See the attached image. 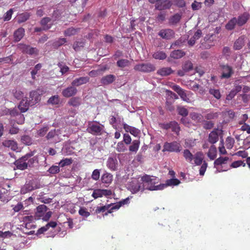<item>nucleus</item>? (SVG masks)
Returning a JSON list of instances; mask_svg holds the SVG:
<instances>
[{
  "mask_svg": "<svg viewBox=\"0 0 250 250\" xmlns=\"http://www.w3.org/2000/svg\"><path fill=\"white\" fill-rule=\"evenodd\" d=\"M42 66L41 63H38L35 65L34 69L31 71V74L33 79L35 78V76L37 74L38 71L41 69Z\"/></svg>",
  "mask_w": 250,
  "mask_h": 250,
  "instance_id": "62",
  "label": "nucleus"
},
{
  "mask_svg": "<svg viewBox=\"0 0 250 250\" xmlns=\"http://www.w3.org/2000/svg\"><path fill=\"white\" fill-rule=\"evenodd\" d=\"M167 57V55L166 54L162 51H158L156 52H155L153 54V57L155 59H158V60H164Z\"/></svg>",
  "mask_w": 250,
  "mask_h": 250,
  "instance_id": "41",
  "label": "nucleus"
},
{
  "mask_svg": "<svg viewBox=\"0 0 250 250\" xmlns=\"http://www.w3.org/2000/svg\"><path fill=\"white\" fill-rule=\"evenodd\" d=\"M66 42L65 38H60L53 43V46L55 48H57L61 45H63Z\"/></svg>",
  "mask_w": 250,
  "mask_h": 250,
  "instance_id": "51",
  "label": "nucleus"
},
{
  "mask_svg": "<svg viewBox=\"0 0 250 250\" xmlns=\"http://www.w3.org/2000/svg\"><path fill=\"white\" fill-rule=\"evenodd\" d=\"M78 92V90L76 87H74L72 85L67 87L64 89L62 91V95L63 96L66 98H69L75 95Z\"/></svg>",
  "mask_w": 250,
  "mask_h": 250,
  "instance_id": "11",
  "label": "nucleus"
},
{
  "mask_svg": "<svg viewBox=\"0 0 250 250\" xmlns=\"http://www.w3.org/2000/svg\"><path fill=\"white\" fill-rule=\"evenodd\" d=\"M81 103V98L79 97L72 98L68 101V104L73 106H78L80 105Z\"/></svg>",
  "mask_w": 250,
  "mask_h": 250,
  "instance_id": "40",
  "label": "nucleus"
},
{
  "mask_svg": "<svg viewBox=\"0 0 250 250\" xmlns=\"http://www.w3.org/2000/svg\"><path fill=\"white\" fill-rule=\"evenodd\" d=\"M2 145L5 147L10 148L13 151H17L18 149V144L14 140H5L2 142Z\"/></svg>",
  "mask_w": 250,
  "mask_h": 250,
  "instance_id": "19",
  "label": "nucleus"
},
{
  "mask_svg": "<svg viewBox=\"0 0 250 250\" xmlns=\"http://www.w3.org/2000/svg\"><path fill=\"white\" fill-rule=\"evenodd\" d=\"M245 36H241L235 41L233 45L234 50H238L243 48L245 45Z\"/></svg>",
  "mask_w": 250,
  "mask_h": 250,
  "instance_id": "20",
  "label": "nucleus"
},
{
  "mask_svg": "<svg viewBox=\"0 0 250 250\" xmlns=\"http://www.w3.org/2000/svg\"><path fill=\"white\" fill-rule=\"evenodd\" d=\"M155 69V65L151 63H138L134 67L135 70L143 73H149L154 71Z\"/></svg>",
  "mask_w": 250,
  "mask_h": 250,
  "instance_id": "3",
  "label": "nucleus"
},
{
  "mask_svg": "<svg viewBox=\"0 0 250 250\" xmlns=\"http://www.w3.org/2000/svg\"><path fill=\"white\" fill-rule=\"evenodd\" d=\"M202 34V31L200 29L197 30V31L194 33L193 37H191L190 39V40L188 41V44L190 46H192L193 45H194L196 41L201 37Z\"/></svg>",
  "mask_w": 250,
  "mask_h": 250,
  "instance_id": "25",
  "label": "nucleus"
},
{
  "mask_svg": "<svg viewBox=\"0 0 250 250\" xmlns=\"http://www.w3.org/2000/svg\"><path fill=\"white\" fill-rule=\"evenodd\" d=\"M6 114H9L12 117H15L19 114V112L16 108L7 109Z\"/></svg>",
  "mask_w": 250,
  "mask_h": 250,
  "instance_id": "54",
  "label": "nucleus"
},
{
  "mask_svg": "<svg viewBox=\"0 0 250 250\" xmlns=\"http://www.w3.org/2000/svg\"><path fill=\"white\" fill-rule=\"evenodd\" d=\"M180 181L177 179H170L166 181V184H160L159 185H163L164 188L167 186H177L180 184Z\"/></svg>",
  "mask_w": 250,
  "mask_h": 250,
  "instance_id": "34",
  "label": "nucleus"
},
{
  "mask_svg": "<svg viewBox=\"0 0 250 250\" xmlns=\"http://www.w3.org/2000/svg\"><path fill=\"white\" fill-rule=\"evenodd\" d=\"M59 129H53L50 131L46 136V139L50 143L56 144L61 142V139L59 136Z\"/></svg>",
  "mask_w": 250,
  "mask_h": 250,
  "instance_id": "5",
  "label": "nucleus"
},
{
  "mask_svg": "<svg viewBox=\"0 0 250 250\" xmlns=\"http://www.w3.org/2000/svg\"><path fill=\"white\" fill-rule=\"evenodd\" d=\"M73 147L71 146L70 144L65 142L62 148V153L65 155H69L73 153Z\"/></svg>",
  "mask_w": 250,
  "mask_h": 250,
  "instance_id": "27",
  "label": "nucleus"
},
{
  "mask_svg": "<svg viewBox=\"0 0 250 250\" xmlns=\"http://www.w3.org/2000/svg\"><path fill=\"white\" fill-rule=\"evenodd\" d=\"M163 39L169 40L174 37L175 32L171 29H161L158 33Z\"/></svg>",
  "mask_w": 250,
  "mask_h": 250,
  "instance_id": "9",
  "label": "nucleus"
},
{
  "mask_svg": "<svg viewBox=\"0 0 250 250\" xmlns=\"http://www.w3.org/2000/svg\"><path fill=\"white\" fill-rule=\"evenodd\" d=\"M104 126L97 123H89L87 130L89 133L95 135H100L103 129Z\"/></svg>",
  "mask_w": 250,
  "mask_h": 250,
  "instance_id": "8",
  "label": "nucleus"
},
{
  "mask_svg": "<svg viewBox=\"0 0 250 250\" xmlns=\"http://www.w3.org/2000/svg\"><path fill=\"white\" fill-rule=\"evenodd\" d=\"M47 103L49 104H57L59 103V97L58 95H54L51 97L48 100Z\"/></svg>",
  "mask_w": 250,
  "mask_h": 250,
  "instance_id": "55",
  "label": "nucleus"
},
{
  "mask_svg": "<svg viewBox=\"0 0 250 250\" xmlns=\"http://www.w3.org/2000/svg\"><path fill=\"white\" fill-rule=\"evenodd\" d=\"M33 152L26 154L24 156L21 157L20 159L15 161L14 164L16 166L17 168L20 170H24L28 167L27 163L26 161L29 158L33 156Z\"/></svg>",
  "mask_w": 250,
  "mask_h": 250,
  "instance_id": "2",
  "label": "nucleus"
},
{
  "mask_svg": "<svg viewBox=\"0 0 250 250\" xmlns=\"http://www.w3.org/2000/svg\"><path fill=\"white\" fill-rule=\"evenodd\" d=\"M124 128L126 132H130L131 134L134 135V136H137L140 133V130L131 126H130L125 123L123 124Z\"/></svg>",
  "mask_w": 250,
  "mask_h": 250,
  "instance_id": "26",
  "label": "nucleus"
},
{
  "mask_svg": "<svg viewBox=\"0 0 250 250\" xmlns=\"http://www.w3.org/2000/svg\"><path fill=\"white\" fill-rule=\"evenodd\" d=\"M166 13L160 12L156 17V20L159 22H163L166 20Z\"/></svg>",
  "mask_w": 250,
  "mask_h": 250,
  "instance_id": "61",
  "label": "nucleus"
},
{
  "mask_svg": "<svg viewBox=\"0 0 250 250\" xmlns=\"http://www.w3.org/2000/svg\"><path fill=\"white\" fill-rule=\"evenodd\" d=\"M191 116L193 120L197 121L198 122H201L203 120V116L199 113L194 112Z\"/></svg>",
  "mask_w": 250,
  "mask_h": 250,
  "instance_id": "60",
  "label": "nucleus"
},
{
  "mask_svg": "<svg viewBox=\"0 0 250 250\" xmlns=\"http://www.w3.org/2000/svg\"><path fill=\"white\" fill-rule=\"evenodd\" d=\"M237 25L236 18L234 17L230 20L226 24L225 27L228 30H232Z\"/></svg>",
  "mask_w": 250,
  "mask_h": 250,
  "instance_id": "31",
  "label": "nucleus"
},
{
  "mask_svg": "<svg viewBox=\"0 0 250 250\" xmlns=\"http://www.w3.org/2000/svg\"><path fill=\"white\" fill-rule=\"evenodd\" d=\"M61 17V14L59 10H55L53 12L51 17V20L52 24L56 23V21H59Z\"/></svg>",
  "mask_w": 250,
  "mask_h": 250,
  "instance_id": "42",
  "label": "nucleus"
},
{
  "mask_svg": "<svg viewBox=\"0 0 250 250\" xmlns=\"http://www.w3.org/2000/svg\"><path fill=\"white\" fill-rule=\"evenodd\" d=\"M77 32V29L73 27L67 29L64 31V34L67 36H71L75 35Z\"/></svg>",
  "mask_w": 250,
  "mask_h": 250,
  "instance_id": "58",
  "label": "nucleus"
},
{
  "mask_svg": "<svg viewBox=\"0 0 250 250\" xmlns=\"http://www.w3.org/2000/svg\"><path fill=\"white\" fill-rule=\"evenodd\" d=\"M21 49L22 52L30 55H38L39 53V50L37 48L30 47L29 45L26 44L21 45Z\"/></svg>",
  "mask_w": 250,
  "mask_h": 250,
  "instance_id": "14",
  "label": "nucleus"
},
{
  "mask_svg": "<svg viewBox=\"0 0 250 250\" xmlns=\"http://www.w3.org/2000/svg\"><path fill=\"white\" fill-rule=\"evenodd\" d=\"M170 125L172 131L178 134L180 130V128L178 123L175 121H172L170 122Z\"/></svg>",
  "mask_w": 250,
  "mask_h": 250,
  "instance_id": "48",
  "label": "nucleus"
},
{
  "mask_svg": "<svg viewBox=\"0 0 250 250\" xmlns=\"http://www.w3.org/2000/svg\"><path fill=\"white\" fill-rule=\"evenodd\" d=\"M24 32V29L23 28H19L15 31L14 34L15 41H20L23 38Z\"/></svg>",
  "mask_w": 250,
  "mask_h": 250,
  "instance_id": "29",
  "label": "nucleus"
},
{
  "mask_svg": "<svg viewBox=\"0 0 250 250\" xmlns=\"http://www.w3.org/2000/svg\"><path fill=\"white\" fill-rule=\"evenodd\" d=\"M174 102V101H173V100H166V109L170 112L173 111L175 109V108H174V106L173 105Z\"/></svg>",
  "mask_w": 250,
  "mask_h": 250,
  "instance_id": "52",
  "label": "nucleus"
},
{
  "mask_svg": "<svg viewBox=\"0 0 250 250\" xmlns=\"http://www.w3.org/2000/svg\"><path fill=\"white\" fill-rule=\"evenodd\" d=\"M120 122V119L118 117V115L117 114L112 115L110 116L109 122L110 124H111L112 125H114L115 124Z\"/></svg>",
  "mask_w": 250,
  "mask_h": 250,
  "instance_id": "59",
  "label": "nucleus"
},
{
  "mask_svg": "<svg viewBox=\"0 0 250 250\" xmlns=\"http://www.w3.org/2000/svg\"><path fill=\"white\" fill-rule=\"evenodd\" d=\"M89 81L88 77H81L76 78L71 82V84L74 87L79 86L82 84H85Z\"/></svg>",
  "mask_w": 250,
  "mask_h": 250,
  "instance_id": "17",
  "label": "nucleus"
},
{
  "mask_svg": "<svg viewBox=\"0 0 250 250\" xmlns=\"http://www.w3.org/2000/svg\"><path fill=\"white\" fill-rule=\"evenodd\" d=\"M30 14L27 12L22 13L18 17V23H22L26 21L30 17Z\"/></svg>",
  "mask_w": 250,
  "mask_h": 250,
  "instance_id": "39",
  "label": "nucleus"
},
{
  "mask_svg": "<svg viewBox=\"0 0 250 250\" xmlns=\"http://www.w3.org/2000/svg\"><path fill=\"white\" fill-rule=\"evenodd\" d=\"M47 207L44 205H41L37 208L36 216L41 217L47 210Z\"/></svg>",
  "mask_w": 250,
  "mask_h": 250,
  "instance_id": "33",
  "label": "nucleus"
},
{
  "mask_svg": "<svg viewBox=\"0 0 250 250\" xmlns=\"http://www.w3.org/2000/svg\"><path fill=\"white\" fill-rule=\"evenodd\" d=\"M113 204L105 205L103 207H98L95 210L97 213H99L101 212H104L105 210H108L111 206H113Z\"/></svg>",
  "mask_w": 250,
  "mask_h": 250,
  "instance_id": "53",
  "label": "nucleus"
},
{
  "mask_svg": "<svg viewBox=\"0 0 250 250\" xmlns=\"http://www.w3.org/2000/svg\"><path fill=\"white\" fill-rule=\"evenodd\" d=\"M40 93L38 91H32L30 93V101L31 105H34L40 100Z\"/></svg>",
  "mask_w": 250,
  "mask_h": 250,
  "instance_id": "22",
  "label": "nucleus"
},
{
  "mask_svg": "<svg viewBox=\"0 0 250 250\" xmlns=\"http://www.w3.org/2000/svg\"><path fill=\"white\" fill-rule=\"evenodd\" d=\"M166 92L167 95L166 100L174 101V100L178 99V96L172 91L166 90Z\"/></svg>",
  "mask_w": 250,
  "mask_h": 250,
  "instance_id": "45",
  "label": "nucleus"
},
{
  "mask_svg": "<svg viewBox=\"0 0 250 250\" xmlns=\"http://www.w3.org/2000/svg\"><path fill=\"white\" fill-rule=\"evenodd\" d=\"M84 44L83 41L75 42L73 45V48L76 51H78L83 47Z\"/></svg>",
  "mask_w": 250,
  "mask_h": 250,
  "instance_id": "50",
  "label": "nucleus"
},
{
  "mask_svg": "<svg viewBox=\"0 0 250 250\" xmlns=\"http://www.w3.org/2000/svg\"><path fill=\"white\" fill-rule=\"evenodd\" d=\"M193 68V64L190 61H186L182 65V69L186 72H188Z\"/></svg>",
  "mask_w": 250,
  "mask_h": 250,
  "instance_id": "44",
  "label": "nucleus"
},
{
  "mask_svg": "<svg viewBox=\"0 0 250 250\" xmlns=\"http://www.w3.org/2000/svg\"><path fill=\"white\" fill-rule=\"evenodd\" d=\"M188 37H182L179 38L178 40H176L174 43H173L171 45V47L173 46H181L184 43L186 42V41L188 40Z\"/></svg>",
  "mask_w": 250,
  "mask_h": 250,
  "instance_id": "46",
  "label": "nucleus"
},
{
  "mask_svg": "<svg viewBox=\"0 0 250 250\" xmlns=\"http://www.w3.org/2000/svg\"><path fill=\"white\" fill-rule=\"evenodd\" d=\"M92 196L94 199H97L98 197H102L103 196L102 189H95L92 194Z\"/></svg>",
  "mask_w": 250,
  "mask_h": 250,
  "instance_id": "63",
  "label": "nucleus"
},
{
  "mask_svg": "<svg viewBox=\"0 0 250 250\" xmlns=\"http://www.w3.org/2000/svg\"><path fill=\"white\" fill-rule=\"evenodd\" d=\"M177 111L179 115L186 117L188 114V109L183 106L178 105L177 106Z\"/></svg>",
  "mask_w": 250,
  "mask_h": 250,
  "instance_id": "36",
  "label": "nucleus"
},
{
  "mask_svg": "<svg viewBox=\"0 0 250 250\" xmlns=\"http://www.w3.org/2000/svg\"><path fill=\"white\" fill-rule=\"evenodd\" d=\"M130 189L131 192L134 194L138 192L141 189V185L139 183L136 184L132 183L130 185Z\"/></svg>",
  "mask_w": 250,
  "mask_h": 250,
  "instance_id": "49",
  "label": "nucleus"
},
{
  "mask_svg": "<svg viewBox=\"0 0 250 250\" xmlns=\"http://www.w3.org/2000/svg\"><path fill=\"white\" fill-rule=\"evenodd\" d=\"M218 131H219V129L215 128L208 135V141L212 145H214L219 140V134L217 132Z\"/></svg>",
  "mask_w": 250,
  "mask_h": 250,
  "instance_id": "16",
  "label": "nucleus"
},
{
  "mask_svg": "<svg viewBox=\"0 0 250 250\" xmlns=\"http://www.w3.org/2000/svg\"><path fill=\"white\" fill-rule=\"evenodd\" d=\"M228 160L229 157H220L215 160L214 162V166L215 167L216 166H219L223 164H226V162L228 161Z\"/></svg>",
  "mask_w": 250,
  "mask_h": 250,
  "instance_id": "47",
  "label": "nucleus"
},
{
  "mask_svg": "<svg viewBox=\"0 0 250 250\" xmlns=\"http://www.w3.org/2000/svg\"><path fill=\"white\" fill-rule=\"evenodd\" d=\"M116 79L114 75L109 74L103 77L101 80V83L103 85H108L112 83Z\"/></svg>",
  "mask_w": 250,
  "mask_h": 250,
  "instance_id": "24",
  "label": "nucleus"
},
{
  "mask_svg": "<svg viewBox=\"0 0 250 250\" xmlns=\"http://www.w3.org/2000/svg\"><path fill=\"white\" fill-rule=\"evenodd\" d=\"M130 62L127 59H121L117 62V65L121 68L128 67L130 65Z\"/></svg>",
  "mask_w": 250,
  "mask_h": 250,
  "instance_id": "37",
  "label": "nucleus"
},
{
  "mask_svg": "<svg viewBox=\"0 0 250 250\" xmlns=\"http://www.w3.org/2000/svg\"><path fill=\"white\" fill-rule=\"evenodd\" d=\"M182 149L181 145L177 142H166L164 144L163 151L179 152Z\"/></svg>",
  "mask_w": 250,
  "mask_h": 250,
  "instance_id": "4",
  "label": "nucleus"
},
{
  "mask_svg": "<svg viewBox=\"0 0 250 250\" xmlns=\"http://www.w3.org/2000/svg\"><path fill=\"white\" fill-rule=\"evenodd\" d=\"M217 155V149L214 145H212L209 149L208 153V156L209 158L211 160H213L215 159Z\"/></svg>",
  "mask_w": 250,
  "mask_h": 250,
  "instance_id": "32",
  "label": "nucleus"
},
{
  "mask_svg": "<svg viewBox=\"0 0 250 250\" xmlns=\"http://www.w3.org/2000/svg\"><path fill=\"white\" fill-rule=\"evenodd\" d=\"M250 17V15L248 12H244L240 15L237 18H236L237 25L239 27H241L244 25L249 20Z\"/></svg>",
  "mask_w": 250,
  "mask_h": 250,
  "instance_id": "12",
  "label": "nucleus"
},
{
  "mask_svg": "<svg viewBox=\"0 0 250 250\" xmlns=\"http://www.w3.org/2000/svg\"><path fill=\"white\" fill-rule=\"evenodd\" d=\"M139 145L140 141L139 140H134L129 147V150L132 152H136L138 150Z\"/></svg>",
  "mask_w": 250,
  "mask_h": 250,
  "instance_id": "38",
  "label": "nucleus"
},
{
  "mask_svg": "<svg viewBox=\"0 0 250 250\" xmlns=\"http://www.w3.org/2000/svg\"><path fill=\"white\" fill-rule=\"evenodd\" d=\"M220 68L222 72L221 77L222 79H229L233 73L232 67L228 64H221Z\"/></svg>",
  "mask_w": 250,
  "mask_h": 250,
  "instance_id": "7",
  "label": "nucleus"
},
{
  "mask_svg": "<svg viewBox=\"0 0 250 250\" xmlns=\"http://www.w3.org/2000/svg\"><path fill=\"white\" fill-rule=\"evenodd\" d=\"M142 180L144 182V189H146L149 190H158L164 189L163 185L155 186V184L158 183L156 177L151 176L148 175H145L142 177Z\"/></svg>",
  "mask_w": 250,
  "mask_h": 250,
  "instance_id": "1",
  "label": "nucleus"
},
{
  "mask_svg": "<svg viewBox=\"0 0 250 250\" xmlns=\"http://www.w3.org/2000/svg\"><path fill=\"white\" fill-rule=\"evenodd\" d=\"M214 125L212 121H204L203 127L205 129H210L213 127Z\"/></svg>",
  "mask_w": 250,
  "mask_h": 250,
  "instance_id": "57",
  "label": "nucleus"
},
{
  "mask_svg": "<svg viewBox=\"0 0 250 250\" xmlns=\"http://www.w3.org/2000/svg\"><path fill=\"white\" fill-rule=\"evenodd\" d=\"M41 25L43 27L44 30H47L51 28L52 24L51 20L50 17H44L40 21Z\"/></svg>",
  "mask_w": 250,
  "mask_h": 250,
  "instance_id": "23",
  "label": "nucleus"
},
{
  "mask_svg": "<svg viewBox=\"0 0 250 250\" xmlns=\"http://www.w3.org/2000/svg\"><path fill=\"white\" fill-rule=\"evenodd\" d=\"M118 160L116 157H109L106 162V166L108 168L113 171H115L118 167Z\"/></svg>",
  "mask_w": 250,
  "mask_h": 250,
  "instance_id": "15",
  "label": "nucleus"
},
{
  "mask_svg": "<svg viewBox=\"0 0 250 250\" xmlns=\"http://www.w3.org/2000/svg\"><path fill=\"white\" fill-rule=\"evenodd\" d=\"M185 55V53L181 50H176L172 51L170 53V57L174 59H178L181 58Z\"/></svg>",
  "mask_w": 250,
  "mask_h": 250,
  "instance_id": "30",
  "label": "nucleus"
},
{
  "mask_svg": "<svg viewBox=\"0 0 250 250\" xmlns=\"http://www.w3.org/2000/svg\"><path fill=\"white\" fill-rule=\"evenodd\" d=\"M101 180L104 183L109 184L112 181L113 175L109 173L105 172L102 175Z\"/></svg>",
  "mask_w": 250,
  "mask_h": 250,
  "instance_id": "35",
  "label": "nucleus"
},
{
  "mask_svg": "<svg viewBox=\"0 0 250 250\" xmlns=\"http://www.w3.org/2000/svg\"><path fill=\"white\" fill-rule=\"evenodd\" d=\"M183 156L188 162H191L193 159L194 156L188 149H187L184 150Z\"/></svg>",
  "mask_w": 250,
  "mask_h": 250,
  "instance_id": "43",
  "label": "nucleus"
},
{
  "mask_svg": "<svg viewBox=\"0 0 250 250\" xmlns=\"http://www.w3.org/2000/svg\"><path fill=\"white\" fill-rule=\"evenodd\" d=\"M50 174H55L60 171V167L58 166H52L47 170Z\"/></svg>",
  "mask_w": 250,
  "mask_h": 250,
  "instance_id": "64",
  "label": "nucleus"
},
{
  "mask_svg": "<svg viewBox=\"0 0 250 250\" xmlns=\"http://www.w3.org/2000/svg\"><path fill=\"white\" fill-rule=\"evenodd\" d=\"M129 198L127 197L125 199H124L120 201V202L117 203L116 204L113 205V206L111 207V209L109 210L107 212L105 213L103 216L107 215L108 213H110L112 212V210L113 209H119L122 205L127 204L129 203Z\"/></svg>",
  "mask_w": 250,
  "mask_h": 250,
  "instance_id": "21",
  "label": "nucleus"
},
{
  "mask_svg": "<svg viewBox=\"0 0 250 250\" xmlns=\"http://www.w3.org/2000/svg\"><path fill=\"white\" fill-rule=\"evenodd\" d=\"M31 105V102L30 100L28 101L26 98L22 99L18 105V108L20 110L21 112L24 113L27 111L29 107Z\"/></svg>",
  "mask_w": 250,
  "mask_h": 250,
  "instance_id": "13",
  "label": "nucleus"
},
{
  "mask_svg": "<svg viewBox=\"0 0 250 250\" xmlns=\"http://www.w3.org/2000/svg\"><path fill=\"white\" fill-rule=\"evenodd\" d=\"M22 143L26 145L29 146L32 144V140L31 138L27 135L23 136L21 138Z\"/></svg>",
  "mask_w": 250,
  "mask_h": 250,
  "instance_id": "56",
  "label": "nucleus"
},
{
  "mask_svg": "<svg viewBox=\"0 0 250 250\" xmlns=\"http://www.w3.org/2000/svg\"><path fill=\"white\" fill-rule=\"evenodd\" d=\"M173 71L172 70V69L170 67H163L161 69H159L157 72V73L163 77L164 76H167L173 73Z\"/></svg>",
  "mask_w": 250,
  "mask_h": 250,
  "instance_id": "28",
  "label": "nucleus"
},
{
  "mask_svg": "<svg viewBox=\"0 0 250 250\" xmlns=\"http://www.w3.org/2000/svg\"><path fill=\"white\" fill-rule=\"evenodd\" d=\"M40 187V185L35 182H29L28 183H26L23 187H22L21 189V193L22 194H25L36 189L39 188Z\"/></svg>",
  "mask_w": 250,
  "mask_h": 250,
  "instance_id": "10",
  "label": "nucleus"
},
{
  "mask_svg": "<svg viewBox=\"0 0 250 250\" xmlns=\"http://www.w3.org/2000/svg\"><path fill=\"white\" fill-rule=\"evenodd\" d=\"M182 13H176L170 16L168 19V23L170 25H176L181 21Z\"/></svg>",
  "mask_w": 250,
  "mask_h": 250,
  "instance_id": "18",
  "label": "nucleus"
},
{
  "mask_svg": "<svg viewBox=\"0 0 250 250\" xmlns=\"http://www.w3.org/2000/svg\"><path fill=\"white\" fill-rule=\"evenodd\" d=\"M172 4V1L170 0H161L155 4V9L159 11L168 10Z\"/></svg>",
  "mask_w": 250,
  "mask_h": 250,
  "instance_id": "6",
  "label": "nucleus"
}]
</instances>
